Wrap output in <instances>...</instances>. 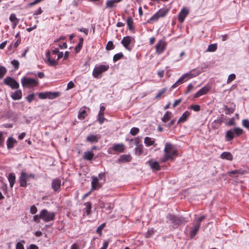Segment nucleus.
I'll use <instances>...</instances> for the list:
<instances>
[{
	"instance_id": "f257e3e1",
	"label": "nucleus",
	"mask_w": 249,
	"mask_h": 249,
	"mask_svg": "<svg viewBox=\"0 0 249 249\" xmlns=\"http://www.w3.org/2000/svg\"><path fill=\"white\" fill-rule=\"evenodd\" d=\"M55 215L54 212H50L46 209L42 210L40 213V219L46 222L53 220Z\"/></svg>"
},
{
	"instance_id": "f03ea898",
	"label": "nucleus",
	"mask_w": 249,
	"mask_h": 249,
	"mask_svg": "<svg viewBox=\"0 0 249 249\" xmlns=\"http://www.w3.org/2000/svg\"><path fill=\"white\" fill-rule=\"evenodd\" d=\"M109 68L108 65H100L96 66L93 71L92 75L95 78H98L101 74L107 71Z\"/></svg>"
},
{
	"instance_id": "7ed1b4c3",
	"label": "nucleus",
	"mask_w": 249,
	"mask_h": 249,
	"mask_svg": "<svg viewBox=\"0 0 249 249\" xmlns=\"http://www.w3.org/2000/svg\"><path fill=\"white\" fill-rule=\"evenodd\" d=\"M164 152L165 155H169L171 160H173V156L177 154V151L175 147L171 143H165Z\"/></svg>"
},
{
	"instance_id": "20e7f679",
	"label": "nucleus",
	"mask_w": 249,
	"mask_h": 249,
	"mask_svg": "<svg viewBox=\"0 0 249 249\" xmlns=\"http://www.w3.org/2000/svg\"><path fill=\"white\" fill-rule=\"evenodd\" d=\"M22 85L23 87H35L36 86L38 82L36 79L33 78L23 77L21 80Z\"/></svg>"
},
{
	"instance_id": "39448f33",
	"label": "nucleus",
	"mask_w": 249,
	"mask_h": 249,
	"mask_svg": "<svg viewBox=\"0 0 249 249\" xmlns=\"http://www.w3.org/2000/svg\"><path fill=\"white\" fill-rule=\"evenodd\" d=\"M3 83L9 86L12 89H18L19 88V84L10 76L6 77L4 79Z\"/></svg>"
},
{
	"instance_id": "423d86ee",
	"label": "nucleus",
	"mask_w": 249,
	"mask_h": 249,
	"mask_svg": "<svg viewBox=\"0 0 249 249\" xmlns=\"http://www.w3.org/2000/svg\"><path fill=\"white\" fill-rule=\"evenodd\" d=\"M168 218L174 225H180L184 224L186 222V220L184 218L174 215L170 214L168 216Z\"/></svg>"
},
{
	"instance_id": "0eeeda50",
	"label": "nucleus",
	"mask_w": 249,
	"mask_h": 249,
	"mask_svg": "<svg viewBox=\"0 0 249 249\" xmlns=\"http://www.w3.org/2000/svg\"><path fill=\"white\" fill-rule=\"evenodd\" d=\"M166 46V43L164 40H159L156 46V53L158 54L161 53L165 50Z\"/></svg>"
},
{
	"instance_id": "6e6552de",
	"label": "nucleus",
	"mask_w": 249,
	"mask_h": 249,
	"mask_svg": "<svg viewBox=\"0 0 249 249\" xmlns=\"http://www.w3.org/2000/svg\"><path fill=\"white\" fill-rule=\"evenodd\" d=\"M200 73V71H195V70H192L191 71H190L188 73H187L183 75H182L180 78V80H184L185 78H187V79H189L192 77H196L197 75H198Z\"/></svg>"
},
{
	"instance_id": "1a4fd4ad",
	"label": "nucleus",
	"mask_w": 249,
	"mask_h": 249,
	"mask_svg": "<svg viewBox=\"0 0 249 249\" xmlns=\"http://www.w3.org/2000/svg\"><path fill=\"white\" fill-rule=\"evenodd\" d=\"M131 141H134L135 144L136 145L135 148L136 153L139 155H141L142 151V145L140 144V139L139 138H135L134 139H131Z\"/></svg>"
},
{
	"instance_id": "9d476101",
	"label": "nucleus",
	"mask_w": 249,
	"mask_h": 249,
	"mask_svg": "<svg viewBox=\"0 0 249 249\" xmlns=\"http://www.w3.org/2000/svg\"><path fill=\"white\" fill-rule=\"evenodd\" d=\"M28 179L27 174L24 171H22L19 178L20 186L21 187H26L27 186V181Z\"/></svg>"
},
{
	"instance_id": "9b49d317",
	"label": "nucleus",
	"mask_w": 249,
	"mask_h": 249,
	"mask_svg": "<svg viewBox=\"0 0 249 249\" xmlns=\"http://www.w3.org/2000/svg\"><path fill=\"white\" fill-rule=\"evenodd\" d=\"M189 10L186 8H183L181 9L178 16V20L180 23H182L189 14Z\"/></svg>"
},
{
	"instance_id": "f8f14e48",
	"label": "nucleus",
	"mask_w": 249,
	"mask_h": 249,
	"mask_svg": "<svg viewBox=\"0 0 249 249\" xmlns=\"http://www.w3.org/2000/svg\"><path fill=\"white\" fill-rule=\"evenodd\" d=\"M61 180L58 178L54 179L52 183V187L53 191L56 192L59 190L61 186Z\"/></svg>"
},
{
	"instance_id": "ddd939ff",
	"label": "nucleus",
	"mask_w": 249,
	"mask_h": 249,
	"mask_svg": "<svg viewBox=\"0 0 249 249\" xmlns=\"http://www.w3.org/2000/svg\"><path fill=\"white\" fill-rule=\"evenodd\" d=\"M199 228L200 226L196 224H195L191 228V230L190 231V238L191 239H193L196 236L198 231H199Z\"/></svg>"
},
{
	"instance_id": "4468645a",
	"label": "nucleus",
	"mask_w": 249,
	"mask_h": 249,
	"mask_svg": "<svg viewBox=\"0 0 249 249\" xmlns=\"http://www.w3.org/2000/svg\"><path fill=\"white\" fill-rule=\"evenodd\" d=\"M92 182H91V186L92 189L94 190H96L99 189L101 187V185L99 183L98 180L99 179L97 177H92Z\"/></svg>"
},
{
	"instance_id": "2eb2a0df",
	"label": "nucleus",
	"mask_w": 249,
	"mask_h": 249,
	"mask_svg": "<svg viewBox=\"0 0 249 249\" xmlns=\"http://www.w3.org/2000/svg\"><path fill=\"white\" fill-rule=\"evenodd\" d=\"M223 122V117H220L216 120L213 121L212 124L211 125L213 129H216L219 128L220 125Z\"/></svg>"
},
{
	"instance_id": "dca6fc26",
	"label": "nucleus",
	"mask_w": 249,
	"mask_h": 249,
	"mask_svg": "<svg viewBox=\"0 0 249 249\" xmlns=\"http://www.w3.org/2000/svg\"><path fill=\"white\" fill-rule=\"evenodd\" d=\"M209 90V87L208 86H204L195 94L194 97L197 98L201 95L206 94Z\"/></svg>"
},
{
	"instance_id": "f3484780",
	"label": "nucleus",
	"mask_w": 249,
	"mask_h": 249,
	"mask_svg": "<svg viewBox=\"0 0 249 249\" xmlns=\"http://www.w3.org/2000/svg\"><path fill=\"white\" fill-rule=\"evenodd\" d=\"M149 165L153 170L159 171L160 170V166L158 161L150 160L147 161Z\"/></svg>"
},
{
	"instance_id": "a211bd4d",
	"label": "nucleus",
	"mask_w": 249,
	"mask_h": 249,
	"mask_svg": "<svg viewBox=\"0 0 249 249\" xmlns=\"http://www.w3.org/2000/svg\"><path fill=\"white\" fill-rule=\"evenodd\" d=\"M131 41L132 37L129 36H126L123 38L121 43L126 49H128L129 45L130 44Z\"/></svg>"
},
{
	"instance_id": "6ab92c4d",
	"label": "nucleus",
	"mask_w": 249,
	"mask_h": 249,
	"mask_svg": "<svg viewBox=\"0 0 249 249\" xmlns=\"http://www.w3.org/2000/svg\"><path fill=\"white\" fill-rule=\"evenodd\" d=\"M9 19L11 22H12V28L14 29L17 25L18 24L19 22V20L16 17V16L15 14H11Z\"/></svg>"
},
{
	"instance_id": "aec40b11",
	"label": "nucleus",
	"mask_w": 249,
	"mask_h": 249,
	"mask_svg": "<svg viewBox=\"0 0 249 249\" xmlns=\"http://www.w3.org/2000/svg\"><path fill=\"white\" fill-rule=\"evenodd\" d=\"M105 110V107L103 106L100 107V111L98 113V121L100 124H102L104 121V112Z\"/></svg>"
},
{
	"instance_id": "412c9836",
	"label": "nucleus",
	"mask_w": 249,
	"mask_h": 249,
	"mask_svg": "<svg viewBox=\"0 0 249 249\" xmlns=\"http://www.w3.org/2000/svg\"><path fill=\"white\" fill-rule=\"evenodd\" d=\"M112 149L116 152H123L124 150V146L122 143L114 144Z\"/></svg>"
},
{
	"instance_id": "4be33fe9",
	"label": "nucleus",
	"mask_w": 249,
	"mask_h": 249,
	"mask_svg": "<svg viewBox=\"0 0 249 249\" xmlns=\"http://www.w3.org/2000/svg\"><path fill=\"white\" fill-rule=\"evenodd\" d=\"M46 56L47 58L48 62L50 66H55L58 64L57 60H55L54 59H52L51 58L50 52H48L46 53Z\"/></svg>"
},
{
	"instance_id": "5701e85b",
	"label": "nucleus",
	"mask_w": 249,
	"mask_h": 249,
	"mask_svg": "<svg viewBox=\"0 0 249 249\" xmlns=\"http://www.w3.org/2000/svg\"><path fill=\"white\" fill-rule=\"evenodd\" d=\"M8 181L11 188H12L16 181V176L14 173H11L8 175Z\"/></svg>"
},
{
	"instance_id": "b1692460",
	"label": "nucleus",
	"mask_w": 249,
	"mask_h": 249,
	"mask_svg": "<svg viewBox=\"0 0 249 249\" xmlns=\"http://www.w3.org/2000/svg\"><path fill=\"white\" fill-rule=\"evenodd\" d=\"M100 137H98L97 135H90L88 136L86 139V141L91 143L98 142Z\"/></svg>"
},
{
	"instance_id": "393cba45",
	"label": "nucleus",
	"mask_w": 249,
	"mask_h": 249,
	"mask_svg": "<svg viewBox=\"0 0 249 249\" xmlns=\"http://www.w3.org/2000/svg\"><path fill=\"white\" fill-rule=\"evenodd\" d=\"M11 97L15 100L20 99L22 97V92L20 90H17L11 95Z\"/></svg>"
},
{
	"instance_id": "a878e982",
	"label": "nucleus",
	"mask_w": 249,
	"mask_h": 249,
	"mask_svg": "<svg viewBox=\"0 0 249 249\" xmlns=\"http://www.w3.org/2000/svg\"><path fill=\"white\" fill-rule=\"evenodd\" d=\"M220 157L223 159H226L229 160H231L233 159L232 154L229 152H224L221 155Z\"/></svg>"
},
{
	"instance_id": "bb28decb",
	"label": "nucleus",
	"mask_w": 249,
	"mask_h": 249,
	"mask_svg": "<svg viewBox=\"0 0 249 249\" xmlns=\"http://www.w3.org/2000/svg\"><path fill=\"white\" fill-rule=\"evenodd\" d=\"M94 156V153L92 151H86L84 152L83 159L88 160H92Z\"/></svg>"
},
{
	"instance_id": "cd10ccee",
	"label": "nucleus",
	"mask_w": 249,
	"mask_h": 249,
	"mask_svg": "<svg viewBox=\"0 0 249 249\" xmlns=\"http://www.w3.org/2000/svg\"><path fill=\"white\" fill-rule=\"evenodd\" d=\"M17 142V141L16 140L13 139L12 137H9L8 138L7 141V148L10 149L12 148L14 144Z\"/></svg>"
},
{
	"instance_id": "c85d7f7f",
	"label": "nucleus",
	"mask_w": 249,
	"mask_h": 249,
	"mask_svg": "<svg viewBox=\"0 0 249 249\" xmlns=\"http://www.w3.org/2000/svg\"><path fill=\"white\" fill-rule=\"evenodd\" d=\"M190 113L189 111H185L182 116L179 118L178 121V123H183L185 122L187 118L189 116Z\"/></svg>"
},
{
	"instance_id": "c756f323",
	"label": "nucleus",
	"mask_w": 249,
	"mask_h": 249,
	"mask_svg": "<svg viewBox=\"0 0 249 249\" xmlns=\"http://www.w3.org/2000/svg\"><path fill=\"white\" fill-rule=\"evenodd\" d=\"M131 157L129 155H123L120 156L119 160L122 162H129L131 160Z\"/></svg>"
},
{
	"instance_id": "7c9ffc66",
	"label": "nucleus",
	"mask_w": 249,
	"mask_h": 249,
	"mask_svg": "<svg viewBox=\"0 0 249 249\" xmlns=\"http://www.w3.org/2000/svg\"><path fill=\"white\" fill-rule=\"evenodd\" d=\"M234 137V132L229 130H228L226 134V138L227 141H230L232 140Z\"/></svg>"
},
{
	"instance_id": "2f4dec72",
	"label": "nucleus",
	"mask_w": 249,
	"mask_h": 249,
	"mask_svg": "<svg viewBox=\"0 0 249 249\" xmlns=\"http://www.w3.org/2000/svg\"><path fill=\"white\" fill-rule=\"evenodd\" d=\"M87 115V111L85 109H80L79 114H78V118L80 120H83L85 119V117Z\"/></svg>"
},
{
	"instance_id": "473e14b6",
	"label": "nucleus",
	"mask_w": 249,
	"mask_h": 249,
	"mask_svg": "<svg viewBox=\"0 0 249 249\" xmlns=\"http://www.w3.org/2000/svg\"><path fill=\"white\" fill-rule=\"evenodd\" d=\"M171 112L169 111H166L163 117L161 118V120L164 123L167 122L171 118Z\"/></svg>"
},
{
	"instance_id": "72a5a7b5",
	"label": "nucleus",
	"mask_w": 249,
	"mask_h": 249,
	"mask_svg": "<svg viewBox=\"0 0 249 249\" xmlns=\"http://www.w3.org/2000/svg\"><path fill=\"white\" fill-rule=\"evenodd\" d=\"M59 93L58 92H48V98L50 99H53L57 98L59 96Z\"/></svg>"
},
{
	"instance_id": "f704fd0d",
	"label": "nucleus",
	"mask_w": 249,
	"mask_h": 249,
	"mask_svg": "<svg viewBox=\"0 0 249 249\" xmlns=\"http://www.w3.org/2000/svg\"><path fill=\"white\" fill-rule=\"evenodd\" d=\"M144 143L146 146H149L154 144V141L151 138L146 137L144 139Z\"/></svg>"
},
{
	"instance_id": "c9c22d12",
	"label": "nucleus",
	"mask_w": 249,
	"mask_h": 249,
	"mask_svg": "<svg viewBox=\"0 0 249 249\" xmlns=\"http://www.w3.org/2000/svg\"><path fill=\"white\" fill-rule=\"evenodd\" d=\"M126 22H127V25L129 29L130 30H132L133 29V21L132 18L130 17H128L127 18Z\"/></svg>"
},
{
	"instance_id": "e433bc0d",
	"label": "nucleus",
	"mask_w": 249,
	"mask_h": 249,
	"mask_svg": "<svg viewBox=\"0 0 249 249\" xmlns=\"http://www.w3.org/2000/svg\"><path fill=\"white\" fill-rule=\"evenodd\" d=\"M83 41L84 39L82 37L80 38L79 42L78 45L76 46L75 49L76 53H78L80 51L83 45Z\"/></svg>"
},
{
	"instance_id": "4c0bfd02",
	"label": "nucleus",
	"mask_w": 249,
	"mask_h": 249,
	"mask_svg": "<svg viewBox=\"0 0 249 249\" xmlns=\"http://www.w3.org/2000/svg\"><path fill=\"white\" fill-rule=\"evenodd\" d=\"M217 49V45L216 44H211L208 46L207 51L213 52Z\"/></svg>"
},
{
	"instance_id": "58836bf2",
	"label": "nucleus",
	"mask_w": 249,
	"mask_h": 249,
	"mask_svg": "<svg viewBox=\"0 0 249 249\" xmlns=\"http://www.w3.org/2000/svg\"><path fill=\"white\" fill-rule=\"evenodd\" d=\"M84 206L86 207V213L87 215H89L91 212V204L90 202H86L84 203Z\"/></svg>"
},
{
	"instance_id": "ea45409f",
	"label": "nucleus",
	"mask_w": 249,
	"mask_h": 249,
	"mask_svg": "<svg viewBox=\"0 0 249 249\" xmlns=\"http://www.w3.org/2000/svg\"><path fill=\"white\" fill-rule=\"evenodd\" d=\"M124 56L123 54L122 53H120L117 54H115L113 56V61L116 62L120 59H121Z\"/></svg>"
},
{
	"instance_id": "a19ab883",
	"label": "nucleus",
	"mask_w": 249,
	"mask_h": 249,
	"mask_svg": "<svg viewBox=\"0 0 249 249\" xmlns=\"http://www.w3.org/2000/svg\"><path fill=\"white\" fill-rule=\"evenodd\" d=\"M116 3V1H114V0H109L107 1L106 3V7L111 8L115 6L114 3Z\"/></svg>"
},
{
	"instance_id": "79ce46f5",
	"label": "nucleus",
	"mask_w": 249,
	"mask_h": 249,
	"mask_svg": "<svg viewBox=\"0 0 249 249\" xmlns=\"http://www.w3.org/2000/svg\"><path fill=\"white\" fill-rule=\"evenodd\" d=\"M6 68L2 66H0V78H2L6 73Z\"/></svg>"
},
{
	"instance_id": "37998d69",
	"label": "nucleus",
	"mask_w": 249,
	"mask_h": 249,
	"mask_svg": "<svg viewBox=\"0 0 249 249\" xmlns=\"http://www.w3.org/2000/svg\"><path fill=\"white\" fill-rule=\"evenodd\" d=\"M115 46L111 41H109L106 46V49L107 50H111L114 49Z\"/></svg>"
},
{
	"instance_id": "c03bdc74",
	"label": "nucleus",
	"mask_w": 249,
	"mask_h": 249,
	"mask_svg": "<svg viewBox=\"0 0 249 249\" xmlns=\"http://www.w3.org/2000/svg\"><path fill=\"white\" fill-rule=\"evenodd\" d=\"M224 110L227 114H230L231 113H232L234 111V108L228 107L227 106L225 107Z\"/></svg>"
},
{
	"instance_id": "a18cd8bd",
	"label": "nucleus",
	"mask_w": 249,
	"mask_h": 249,
	"mask_svg": "<svg viewBox=\"0 0 249 249\" xmlns=\"http://www.w3.org/2000/svg\"><path fill=\"white\" fill-rule=\"evenodd\" d=\"M48 92H40L38 94V97L40 99H44L48 98Z\"/></svg>"
},
{
	"instance_id": "49530a36",
	"label": "nucleus",
	"mask_w": 249,
	"mask_h": 249,
	"mask_svg": "<svg viewBox=\"0 0 249 249\" xmlns=\"http://www.w3.org/2000/svg\"><path fill=\"white\" fill-rule=\"evenodd\" d=\"M106 210H111L113 208V206L110 203H107V204H104L103 206Z\"/></svg>"
},
{
	"instance_id": "de8ad7c7",
	"label": "nucleus",
	"mask_w": 249,
	"mask_h": 249,
	"mask_svg": "<svg viewBox=\"0 0 249 249\" xmlns=\"http://www.w3.org/2000/svg\"><path fill=\"white\" fill-rule=\"evenodd\" d=\"M235 77H236V76L234 74L232 73V74H230L228 76V79L227 81V83L228 84V83H231L232 81L234 80L235 79Z\"/></svg>"
},
{
	"instance_id": "09e8293b",
	"label": "nucleus",
	"mask_w": 249,
	"mask_h": 249,
	"mask_svg": "<svg viewBox=\"0 0 249 249\" xmlns=\"http://www.w3.org/2000/svg\"><path fill=\"white\" fill-rule=\"evenodd\" d=\"M139 132V128L137 127H133L130 130V134L133 136L136 135Z\"/></svg>"
},
{
	"instance_id": "8fccbe9b",
	"label": "nucleus",
	"mask_w": 249,
	"mask_h": 249,
	"mask_svg": "<svg viewBox=\"0 0 249 249\" xmlns=\"http://www.w3.org/2000/svg\"><path fill=\"white\" fill-rule=\"evenodd\" d=\"M11 64L13 65V66L14 67V68L16 70H17L19 68V62L18 60H13L11 61Z\"/></svg>"
},
{
	"instance_id": "3c124183",
	"label": "nucleus",
	"mask_w": 249,
	"mask_h": 249,
	"mask_svg": "<svg viewBox=\"0 0 249 249\" xmlns=\"http://www.w3.org/2000/svg\"><path fill=\"white\" fill-rule=\"evenodd\" d=\"M234 133H235L237 136H239L243 133V130L240 128L237 127L234 129L233 131Z\"/></svg>"
},
{
	"instance_id": "603ef678",
	"label": "nucleus",
	"mask_w": 249,
	"mask_h": 249,
	"mask_svg": "<svg viewBox=\"0 0 249 249\" xmlns=\"http://www.w3.org/2000/svg\"><path fill=\"white\" fill-rule=\"evenodd\" d=\"M205 218V216L204 215H203L199 218L196 219V224H198L199 226H200V223L202 221H203Z\"/></svg>"
},
{
	"instance_id": "864d4df0",
	"label": "nucleus",
	"mask_w": 249,
	"mask_h": 249,
	"mask_svg": "<svg viewBox=\"0 0 249 249\" xmlns=\"http://www.w3.org/2000/svg\"><path fill=\"white\" fill-rule=\"evenodd\" d=\"M105 226V223L102 224L100 226H99L96 229V232L98 233L101 234V231L103 229Z\"/></svg>"
},
{
	"instance_id": "5fc2aeb1",
	"label": "nucleus",
	"mask_w": 249,
	"mask_h": 249,
	"mask_svg": "<svg viewBox=\"0 0 249 249\" xmlns=\"http://www.w3.org/2000/svg\"><path fill=\"white\" fill-rule=\"evenodd\" d=\"M34 98H35L34 94H30L29 95H28V96H27L26 97V99L29 103H31L34 99Z\"/></svg>"
},
{
	"instance_id": "6e6d98bb",
	"label": "nucleus",
	"mask_w": 249,
	"mask_h": 249,
	"mask_svg": "<svg viewBox=\"0 0 249 249\" xmlns=\"http://www.w3.org/2000/svg\"><path fill=\"white\" fill-rule=\"evenodd\" d=\"M30 211L32 214H35L37 212V208L35 205H32L30 207Z\"/></svg>"
},
{
	"instance_id": "4d7b16f0",
	"label": "nucleus",
	"mask_w": 249,
	"mask_h": 249,
	"mask_svg": "<svg viewBox=\"0 0 249 249\" xmlns=\"http://www.w3.org/2000/svg\"><path fill=\"white\" fill-rule=\"evenodd\" d=\"M190 108L195 111H199L200 109V106L197 105H193Z\"/></svg>"
},
{
	"instance_id": "13d9d810",
	"label": "nucleus",
	"mask_w": 249,
	"mask_h": 249,
	"mask_svg": "<svg viewBox=\"0 0 249 249\" xmlns=\"http://www.w3.org/2000/svg\"><path fill=\"white\" fill-rule=\"evenodd\" d=\"M166 89H163L161 90H160L158 94L156 96L155 98L158 99L160 97V96L166 91Z\"/></svg>"
},
{
	"instance_id": "bf43d9fd",
	"label": "nucleus",
	"mask_w": 249,
	"mask_h": 249,
	"mask_svg": "<svg viewBox=\"0 0 249 249\" xmlns=\"http://www.w3.org/2000/svg\"><path fill=\"white\" fill-rule=\"evenodd\" d=\"M243 125L249 129V121L248 120L245 119L242 121Z\"/></svg>"
},
{
	"instance_id": "052dcab7",
	"label": "nucleus",
	"mask_w": 249,
	"mask_h": 249,
	"mask_svg": "<svg viewBox=\"0 0 249 249\" xmlns=\"http://www.w3.org/2000/svg\"><path fill=\"white\" fill-rule=\"evenodd\" d=\"M4 138L3 137V133L0 132V147L2 146L4 142Z\"/></svg>"
},
{
	"instance_id": "680f3d73",
	"label": "nucleus",
	"mask_w": 249,
	"mask_h": 249,
	"mask_svg": "<svg viewBox=\"0 0 249 249\" xmlns=\"http://www.w3.org/2000/svg\"><path fill=\"white\" fill-rule=\"evenodd\" d=\"M170 159L171 160V158L169 157V155L165 154L164 157L161 160V161L162 162H165Z\"/></svg>"
},
{
	"instance_id": "e2e57ef3",
	"label": "nucleus",
	"mask_w": 249,
	"mask_h": 249,
	"mask_svg": "<svg viewBox=\"0 0 249 249\" xmlns=\"http://www.w3.org/2000/svg\"><path fill=\"white\" fill-rule=\"evenodd\" d=\"M16 249H24V248L23 244L21 242H18L16 245Z\"/></svg>"
},
{
	"instance_id": "0e129e2a",
	"label": "nucleus",
	"mask_w": 249,
	"mask_h": 249,
	"mask_svg": "<svg viewBox=\"0 0 249 249\" xmlns=\"http://www.w3.org/2000/svg\"><path fill=\"white\" fill-rule=\"evenodd\" d=\"M183 80H180V78H179L174 85H172V88H176L177 86V85L182 83L183 82Z\"/></svg>"
},
{
	"instance_id": "69168bd1",
	"label": "nucleus",
	"mask_w": 249,
	"mask_h": 249,
	"mask_svg": "<svg viewBox=\"0 0 249 249\" xmlns=\"http://www.w3.org/2000/svg\"><path fill=\"white\" fill-rule=\"evenodd\" d=\"M181 101H182L181 99H179L175 100L173 105V107H175L181 103Z\"/></svg>"
},
{
	"instance_id": "338daca9",
	"label": "nucleus",
	"mask_w": 249,
	"mask_h": 249,
	"mask_svg": "<svg viewBox=\"0 0 249 249\" xmlns=\"http://www.w3.org/2000/svg\"><path fill=\"white\" fill-rule=\"evenodd\" d=\"M98 178L99 179H104V181L105 180V174L104 173H101L98 175Z\"/></svg>"
},
{
	"instance_id": "774afa93",
	"label": "nucleus",
	"mask_w": 249,
	"mask_h": 249,
	"mask_svg": "<svg viewBox=\"0 0 249 249\" xmlns=\"http://www.w3.org/2000/svg\"><path fill=\"white\" fill-rule=\"evenodd\" d=\"M74 84L73 83L72 81H70L69 82L68 86H67V89H71L74 88Z\"/></svg>"
}]
</instances>
